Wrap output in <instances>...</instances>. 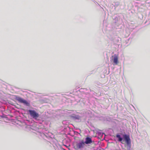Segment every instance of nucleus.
<instances>
[{
    "mask_svg": "<svg viewBox=\"0 0 150 150\" xmlns=\"http://www.w3.org/2000/svg\"><path fill=\"white\" fill-rule=\"evenodd\" d=\"M120 40H121V39L120 38H119L118 39H117V40L118 41H120Z\"/></svg>",
    "mask_w": 150,
    "mask_h": 150,
    "instance_id": "12",
    "label": "nucleus"
},
{
    "mask_svg": "<svg viewBox=\"0 0 150 150\" xmlns=\"http://www.w3.org/2000/svg\"><path fill=\"white\" fill-rule=\"evenodd\" d=\"M76 147L79 149L83 148L85 145L84 142L83 141H80L76 144Z\"/></svg>",
    "mask_w": 150,
    "mask_h": 150,
    "instance_id": "5",
    "label": "nucleus"
},
{
    "mask_svg": "<svg viewBox=\"0 0 150 150\" xmlns=\"http://www.w3.org/2000/svg\"><path fill=\"white\" fill-rule=\"evenodd\" d=\"M98 134L99 136H100L101 137H102L104 134L105 135V134L104 133L99 132H98Z\"/></svg>",
    "mask_w": 150,
    "mask_h": 150,
    "instance_id": "9",
    "label": "nucleus"
},
{
    "mask_svg": "<svg viewBox=\"0 0 150 150\" xmlns=\"http://www.w3.org/2000/svg\"><path fill=\"white\" fill-rule=\"evenodd\" d=\"M73 120L77 122H80L82 120V117L78 115H74L72 116Z\"/></svg>",
    "mask_w": 150,
    "mask_h": 150,
    "instance_id": "4",
    "label": "nucleus"
},
{
    "mask_svg": "<svg viewBox=\"0 0 150 150\" xmlns=\"http://www.w3.org/2000/svg\"><path fill=\"white\" fill-rule=\"evenodd\" d=\"M28 112L30 116L35 120H36L39 117V114L34 110H29Z\"/></svg>",
    "mask_w": 150,
    "mask_h": 150,
    "instance_id": "2",
    "label": "nucleus"
},
{
    "mask_svg": "<svg viewBox=\"0 0 150 150\" xmlns=\"http://www.w3.org/2000/svg\"><path fill=\"white\" fill-rule=\"evenodd\" d=\"M120 4V3L118 2H117L115 3V6H116V7H117Z\"/></svg>",
    "mask_w": 150,
    "mask_h": 150,
    "instance_id": "10",
    "label": "nucleus"
},
{
    "mask_svg": "<svg viewBox=\"0 0 150 150\" xmlns=\"http://www.w3.org/2000/svg\"><path fill=\"white\" fill-rule=\"evenodd\" d=\"M50 135L46 133V134L44 133H42L40 134L41 136L45 140H47V139H49L51 138L49 136Z\"/></svg>",
    "mask_w": 150,
    "mask_h": 150,
    "instance_id": "6",
    "label": "nucleus"
},
{
    "mask_svg": "<svg viewBox=\"0 0 150 150\" xmlns=\"http://www.w3.org/2000/svg\"><path fill=\"white\" fill-rule=\"evenodd\" d=\"M116 137L118 139L117 140L119 142H121L123 138L125 140L127 145L129 146L128 150H130L131 148V141L129 136L126 134L123 135V137L121 136L119 134H117L116 135Z\"/></svg>",
    "mask_w": 150,
    "mask_h": 150,
    "instance_id": "1",
    "label": "nucleus"
},
{
    "mask_svg": "<svg viewBox=\"0 0 150 150\" xmlns=\"http://www.w3.org/2000/svg\"><path fill=\"white\" fill-rule=\"evenodd\" d=\"M117 45H120V44H119V43H117Z\"/></svg>",
    "mask_w": 150,
    "mask_h": 150,
    "instance_id": "13",
    "label": "nucleus"
},
{
    "mask_svg": "<svg viewBox=\"0 0 150 150\" xmlns=\"http://www.w3.org/2000/svg\"><path fill=\"white\" fill-rule=\"evenodd\" d=\"M115 23H116L117 22V21H118V18L117 17H115Z\"/></svg>",
    "mask_w": 150,
    "mask_h": 150,
    "instance_id": "11",
    "label": "nucleus"
},
{
    "mask_svg": "<svg viewBox=\"0 0 150 150\" xmlns=\"http://www.w3.org/2000/svg\"><path fill=\"white\" fill-rule=\"evenodd\" d=\"M92 142L91 139L88 137H86L85 139V141L84 142L85 144H88L91 143Z\"/></svg>",
    "mask_w": 150,
    "mask_h": 150,
    "instance_id": "7",
    "label": "nucleus"
},
{
    "mask_svg": "<svg viewBox=\"0 0 150 150\" xmlns=\"http://www.w3.org/2000/svg\"><path fill=\"white\" fill-rule=\"evenodd\" d=\"M16 99L19 102L22 103L27 106H30V103L29 102L21 97L17 96L16 98Z\"/></svg>",
    "mask_w": 150,
    "mask_h": 150,
    "instance_id": "3",
    "label": "nucleus"
},
{
    "mask_svg": "<svg viewBox=\"0 0 150 150\" xmlns=\"http://www.w3.org/2000/svg\"><path fill=\"white\" fill-rule=\"evenodd\" d=\"M113 62L115 65H117L118 64V56L116 54H115L114 55V57L113 58Z\"/></svg>",
    "mask_w": 150,
    "mask_h": 150,
    "instance_id": "8",
    "label": "nucleus"
}]
</instances>
